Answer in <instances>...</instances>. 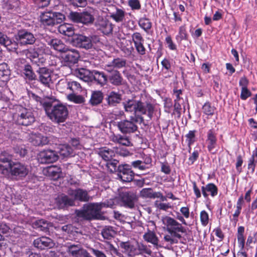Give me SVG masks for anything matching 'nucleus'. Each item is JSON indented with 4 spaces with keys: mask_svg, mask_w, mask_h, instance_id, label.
<instances>
[{
    "mask_svg": "<svg viewBox=\"0 0 257 257\" xmlns=\"http://www.w3.org/2000/svg\"><path fill=\"white\" fill-rule=\"evenodd\" d=\"M110 206L105 203H91L84 205L83 209L76 210V214L78 218L85 220L92 219H103V217L101 214L102 207Z\"/></svg>",
    "mask_w": 257,
    "mask_h": 257,
    "instance_id": "f257e3e1",
    "label": "nucleus"
},
{
    "mask_svg": "<svg viewBox=\"0 0 257 257\" xmlns=\"http://www.w3.org/2000/svg\"><path fill=\"white\" fill-rule=\"evenodd\" d=\"M43 106L49 118L53 122L61 123L65 121L68 115L67 107L62 104L52 105L50 102H45Z\"/></svg>",
    "mask_w": 257,
    "mask_h": 257,
    "instance_id": "f03ea898",
    "label": "nucleus"
},
{
    "mask_svg": "<svg viewBox=\"0 0 257 257\" xmlns=\"http://www.w3.org/2000/svg\"><path fill=\"white\" fill-rule=\"evenodd\" d=\"M15 112L13 115V120L19 125L28 126L35 121L33 112L22 105H16L14 106Z\"/></svg>",
    "mask_w": 257,
    "mask_h": 257,
    "instance_id": "7ed1b4c3",
    "label": "nucleus"
},
{
    "mask_svg": "<svg viewBox=\"0 0 257 257\" xmlns=\"http://www.w3.org/2000/svg\"><path fill=\"white\" fill-rule=\"evenodd\" d=\"M99 41V38L96 35L87 37L83 35H75L72 39L73 43L75 46L86 50L91 49L93 46V43H96Z\"/></svg>",
    "mask_w": 257,
    "mask_h": 257,
    "instance_id": "20e7f679",
    "label": "nucleus"
},
{
    "mask_svg": "<svg viewBox=\"0 0 257 257\" xmlns=\"http://www.w3.org/2000/svg\"><path fill=\"white\" fill-rule=\"evenodd\" d=\"M69 18L74 22L82 23L86 25L92 24L94 21L93 16L88 12H71L69 14Z\"/></svg>",
    "mask_w": 257,
    "mask_h": 257,
    "instance_id": "39448f33",
    "label": "nucleus"
},
{
    "mask_svg": "<svg viewBox=\"0 0 257 257\" xmlns=\"http://www.w3.org/2000/svg\"><path fill=\"white\" fill-rule=\"evenodd\" d=\"M138 121L136 117H131L130 120L124 119L117 122L119 130L123 134H130L135 132L138 126L136 123Z\"/></svg>",
    "mask_w": 257,
    "mask_h": 257,
    "instance_id": "423d86ee",
    "label": "nucleus"
},
{
    "mask_svg": "<svg viewBox=\"0 0 257 257\" xmlns=\"http://www.w3.org/2000/svg\"><path fill=\"white\" fill-rule=\"evenodd\" d=\"M12 159V156L6 152L0 155V173L4 176H9V170L14 162Z\"/></svg>",
    "mask_w": 257,
    "mask_h": 257,
    "instance_id": "0eeeda50",
    "label": "nucleus"
},
{
    "mask_svg": "<svg viewBox=\"0 0 257 257\" xmlns=\"http://www.w3.org/2000/svg\"><path fill=\"white\" fill-rule=\"evenodd\" d=\"M58 159L57 153L52 150H45L38 155V160L41 164L52 163Z\"/></svg>",
    "mask_w": 257,
    "mask_h": 257,
    "instance_id": "6e6552de",
    "label": "nucleus"
},
{
    "mask_svg": "<svg viewBox=\"0 0 257 257\" xmlns=\"http://www.w3.org/2000/svg\"><path fill=\"white\" fill-rule=\"evenodd\" d=\"M9 170V176L11 174L20 177H25L29 173V168L25 164L19 162H14Z\"/></svg>",
    "mask_w": 257,
    "mask_h": 257,
    "instance_id": "1a4fd4ad",
    "label": "nucleus"
},
{
    "mask_svg": "<svg viewBox=\"0 0 257 257\" xmlns=\"http://www.w3.org/2000/svg\"><path fill=\"white\" fill-rule=\"evenodd\" d=\"M117 171L118 172V176L122 181L130 182L133 180L135 174L128 165H119Z\"/></svg>",
    "mask_w": 257,
    "mask_h": 257,
    "instance_id": "9d476101",
    "label": "nucleus"
},
{
    "mask_svg": "<svg viewBox=\"0 0 257 257\" xmlns=\"http://www.w3.org/2000/svg\"><path fill=\"white\" fill-rule=\"evenodd\" d=\"M162 221L163 224L167 226V230L168 232H173L174 230L181 232L185 231V229L182 225L171 217L167 216L162 217Z\"/></svg>",
    "mask_w": 257,
    "mask_h": 257,
    "instance_id": "9b49d317",
    "label": "nucleus"
},
{
    "mask_svg": "<svg viewBox=\"0 0 257 257\" xmlns=\"http://www.w3.org/2000/svg\"><path fill=\"white\" fill-rule=\"evenodd\" d=\"M63 60L68 64L76 63L80 57L78 51L74 49H69L67 47V50L63 51L62 55Z\"/></svg>",
    "mask_w": 257,
    "mask_h": 257,
    "instance_id": "f8f14e48",
    "label": "nucleus"
},
{
    "mask_svg": "<svg viewBox=\"0 0 257 257\" xmlns=\"http://www.w3.org/2000/svg\"><path fill=\"white\" fill-rule=\"evenodd\" d=\"M136 198V196L133 193L122 189L119 192V199L125 206L131 208L134 207Z\"/></svg>",
    "mask_w": 257,
    "mask_h": 257,
    "instance_id": "ddd939ff",
    "label": "nucleus"
},
{
    "mask_svg": "<svg viewBox=\"0 0 257 257\" xmlns=\"http://www.w3.org/2000/svg\"><path fill=\"white\" fill-rule=\"evenodd\" d=\"M17 40L21 45H26L33 44L36 39L32 33L23 30L19 32Z\"/></svg>",
    "mask_w": 257,
    "mask_h": 257,
    "instance_id": "4468645a",
    "label": "nucleus"
},
{
    "mask_svg": "<svg viewBox=\"0 0 257 257\" xmlns=\"http://www.w3.org/2000/svg\"><path fill=\"white\" fill-rule=\"evenodd\" d=\"M95 26L104 34L108 35L112 32V24L106 19L100 18L96 21Z\"/></svg>",
    "mask_w": 257,
    "mask_h": 257,
    "instance_id": "2eb2a0df",
    "label": "nucleus"
},
{
    "mask_svg": "<svg viewBox=\"0 0 257 257\" xmlns=\"http://www.w3.org/2000/svg\"><path fill=\"white\" fill-rule=\"evenodd\" d=\"M68 194L69 196L73 197V199L78 200L82 202H86L89 201L90 197L88 192L82 189H77L75 190L70 189L68 191Z\"/></svg>",
    "mask_w": 257,
    "mask_h": 257,
    "instance_id": "dca6fc26",
    "label": "nucleus"
},
{
    "mask_svg": "<svg viewBox=\"0 0 257 257\" xmlns=\"http://www.w3.org/2000/svg\"><path fill=\"white\" fill-rule=\"evenodd\" d=\"M154 110V108L152 104L138 101L137 112L146 114L148 118L151 119L153 116Z\"/></svg>",
    "mask_w": 257,
    "mask_h": 257,
    "instance_id": "f3484780",
    "label": "nucleus"
},
{
    "mask_svg": "<svg viewBox=\"0 0 257 257\" xmlns=\"http://www.w3.org/2000/svg\"><path fill=\"white\" fill-rule=\"evenodd\" d=\"M39 81L46 86L49 87L52 83L51 75L50 71L45 67L40 68L37 71Z\"/></svg>",
    "mask_w": 257,
    "mask_h": 257,
    "instance_id": "a211bd4d",
    "label": "nucleus"
},
{
    "mask_svg": "<svg viewBox=\"0 0 257 257\" xmlns=\"http://www.w3.org/2000/svg\"><path fill=\"white\" fill-rule=\"evenodd\" d=\"M56 206L59 208H63L74 205V200L68 196L62 194L55 199Z\"/></svg>",
    "mask_w": 257,
    "mask_h": 257,
    "instance_id": "6ab92c4d",
    "label": "nucleus"
},
{
    "mask_svg": "<svg viewBox=\"0 0 257 257\" xmlns=\"http://www.w3.org/2000/svg\"><path fill=\"white\" fill-rule=\"evenodd\" d=\"M28 140L30 143L36 146H43L48 143L47 137L39 133H31Z\"/></svg>",
    "mask_w": 257,
    "mask_h": 257,
    "instance_id": "aec40b11",
    "label": "nucleus"
},
{
    "mask_svg": "<svg viewBox=\"0 0 257 257\" xmlns=\"http://www.w3.org/2000/svg\"><path fill=\"white\" fill-rule=\"evenodd\" d=\"M26 55L32 63L39 66L42 65L46 60L45 58L40 56L36 49H30L27 51Z\"/></svg>",
    "mask_w": 257,
    "mask_h": 257,
    "instance_id": "412c9836",
    "label": "nucleus"
},
{
    "mask_svg": "<svg viewBox=\"0 0 257 257\" xmlns=\"http://www.w3.org/2000/svg\"><path fill=\"white\" fill-rule=\"evenodd\" d=\"M126 64V60L117 57L106 64L105 65V69L106 71H109L114 69H120L124 67Z\"/></svg>",
    "mask_w": 257,
    "mask_h": 257,
    "instance_id": "4be33fe9",
    "label": "nucleus"
},
{
    "mask_svg": "<svg viewBox=\"0 0 257 257\" xmlns=\"http://www.w3.org/2000/svg\"><path fill=\"white\" fill-rule=\"evenodd\" d=\"M109 74L107 77V80L112 85L119 86L122 84L123 78L121 74L116 70L108 71Z\"/></svg>",
    "mask_w": 257,
    "mask_h": 257,
    "instance_id": "5701e85b",
    "label": "nucleus"
},
{
    "mask_svg": "<svg viewBox=\"0 0 257 257\" xmlns=\"http://www.w3.org/2000/svg\"><path fill=\"white\" fill-rule=\"evenodd\" d=\"M206 144L208 151L211 153L214 154V151L217 144V138L213 130H209L207 134Z\"/></svg>",
    "mask_w": 257,
    "mask_h": 257,
    "instance_id": "b1692460",
    "label": "nucleus"
},
{
    "mask_svg": "<svg viewBox=\"0 0 257 257\" xmlns=\"http://www.w3.org/2000/svg\"><path fill=\"white\" fill-rule=\"evenodd\" d=\"M54 244L51 239L44 236L38 238L34 241V246L41 249H43L45 247H52Z\"/></svg>",
    "mask_w": 257,
    "mask_h": 257,
    "instance_id": "393cba45",
    "label": "nucleus"
},
{
    "mask_svg": "<svg viewBox=\"0 0 257 257\" xmlns=\"http://www.w3.org/2000/svg\"><path fill=\"white\" fill-rule=\"evenodd\" d=\"M143 238L147 242L152 243L155 248H158L159 240L154 231L149 230L143 235Z\"/></svg>",
    "mask_w": 257,
    "mask_h": 257,
    "instance_id": "a878e982",
    "label": "nucleus"
},
{
    "mask_svg": "<svg viewBox=\"0 0 257 257\" xmlns=\"http://www.w3.org/2000/svg\"><path fill=\"white\" fill-rule=\"evenodd\" d=\"M111 140L115 143H117L122 146L127 147L133 146L128 137L120 134L112 135L111 136Z\"/></svg>",
    "mask_w": 257,
    "mask_h": 257,
    "instance_id": "bb28decb",
    "label": "nucleus"
},
{
    "mask_svg": "<svg viewBox=\"0 0 257 257\" xmlns=\"http://www.w3.org/2000/svg\"><path fill=\"white\" fill-rule=\"evenodd\" d=\"M201 190L205 198H207L208 196L207 192H209L212 197L216 196L218 193L217 187L213 183H209L205 186H202Z\"/></svg>",
    "mask_w": 257,
    "mask_h": 257,
    "instance_id": "cd10ccee",
    "label": "nucleus"
},
{
    "mask_svg": "<svg viewBox=\"0 0 257 257\" xmlns=\"http://www.w3.org/2000/svg\"><path fill=\"white\" fill-rule=\"evenodd\" d=\"M48 44L50 45L56 51L63 53L67 50V46L60 40L57 39H51L47 42Z\"/></svg>",
    "mask_w": 257,
    "mask_h": 257,
    "instance_id": "c85d7f7f",
    "label": "nucleus"
},
{
    "mask_svg": "<svg viewBox=\"0 0 257 257\" xmlns=\"http://www.w3.org/2000/svg\"><path fill=\"white\" fill-rule=\"evenodd\" d=\"M46 174L53 179L58 178L60 176L61 169L57 166H51L45 170Z\"/></svg>",
    "mask_w": 257,
    "mask_h": 257,
    "instance_id": "c756f323",
    "label": "nucleus"
},
{
    "mask_svg": "<svg viewBox=\"0 0 257 257\" xmlns=\"http://www.w3.org/2000/svg\"><path fill=\"white\" fill-rule=\"evenodd\" d=\"M121 100V95L120 94L111 91L107 95V100L109 105L115 106L119 103Z\"/></svg>",
    "mask_w": 257,
    "mask_h": 257,
    "instance_id": "7c9ffc66",
    "label": "nucleus"
},
{
    "mask_svg": "<svg viewBox=\"0 0 257 257\" xmlns=\"http://www.w3.org/2000/svg\"><path fill=\"white\" fill-rule=\"evenodd\" d=\"M75 74L77 77L84 81H88L90 80L92 75V74L89 70L84 68H80L75 70Z\"/></svg>",
    "mask_w": 257,
    "mask_h": 257,
    "instance_id": "2f4dec72",
    "label": "nucleus"
},
{
    "mask_svg": "<svg viewBox=\"0 0 257 257\" xmlns=\"http://www.w3.org/2000/svg\"><path fill=\"white\" fill-rule=\"evenodd\" d=\"M11 72L6 63L0 64V81L5 83L9 79Z\"/></svg>",
    "mask_w": 257,
    "mask_h": 257,
    "instance_id": "473e14b6",
    "label": "nucleus"
},
{
    "mask_svg": "<svg viewBox=\"0 0 257 257\" xmlns=\"http://www.w3.org/2000/svg\"><path fill=\"white\" fill-rule=\"evenodd\" d=\"M61 84H66L67 88L72 91L73 93H78L81 91V86L80 84L75 81H65L59 82V85Z\"/></svg>",
    "mask_w": 257,
    "mask_h": 257,
    "instance_id": "72a5a7b5",
    "label": "nucleus"
},
{
    "mask_svg": "<svg viewBox=\"0 0 257 257\" xmlns=\"http://www.w3.org/2000/svg\"><path fill=\"white\" fill-rule=\"evenodd\" d=\"M58 31L60 33L68 37L72 36L74 34L73 27L69 24H64L60 25L58 27Z\"/></svg>",
    "mask_w": 257,
    "mask_h": 257,
    "instance_id": "f704fd0d",
    "label": "nucleus"
},
{
    "mask_svg": "<svg viewBox=\"0 0 257 257\" xmlns=\"http://www.w3.org/2000/svg\"><path fill=\"white\" fill-rule=\"evenodd\" d=\"M98 154L106 161H110L115 155L114 152L112 150L106 148L100 149Z\"/></svg>",
    "mask_w": 257,
    "mask_h": 257,
    "instance_id": "c9c22d12",
    "label": "nucleus"
},
{
    "mask_svg": "<svg viewBox=\"0 0 257 257\" xmlns=\"http://www.w3.org/2000/svg\"><path fill=\"white\" fill-rule=\"evenodd\" d=\"M52 12H48L42 14L40 17L41 21L44 25L53 26Z\"/></svg>",
    "mask_w": 257,
    "mask_h": 257,
    "instance_id": "e433bc0d",
    "label": "nucleus"
},
{
    "mask_svg": "<svg viewBox=\"0 0 257 257\" xmlns=\"http://www.w3.org/2000/svg\"><path fill=\"white\" fill-rule=\"evenodd\" d=\"M110 17L117 23L122 22L124 20L125 12L122 10L116 9L115 12L110 14Z\"/></svg>",
    "mask_w": 257,
    "mask_h": 257,
    "instance_id": "4c0bfd02",
    "label": "nucleus"
},
{
    "mask_svg": "<svg viewBox=\"0 0 257 257\" xmlns=\"http://www.w3.org/2000/svg\"><path fill=\"white\" fill-rule=\"evenodd\" d=\"M138 101L128 100L123 103L125 110L127 112L135 111L137 112Z\"/></svg>",
    "mask_w": 257,
    "mask_h": 257,
    "instance_id": "58836bf2",
    "label": "nucleus"
},
{
    "mask_svg": "<svg viewBox=\"0 0 257 257\" xmlns=\"http://www.w3.org/2000/svg\"><path fill=\"white\" fill-rule=\"evenodd\" d=\"M59 153L60 156L63 157H68L73 156V150L68 145H60L59 148Z\"/></svg>",
    "mask_w": 257,
    "mask_h": 257,
    "instance_id": "ea45409f",
    "label": "nucleus"
},
{
    "mask_svg": "<svg viewBox=\"0 0 257 257\" xmlns=\"http://www.w3.org/2000/svg\"><path fill=\"white\" fill-rule=\"evenodd\" d=\"M102 93L100 91H94L91 94L90 102L92 105H95L100 103L102 101Z\"/></svg>",
    "mask_w": 257,
    "mask_h": 257,
    "instance_id": "a19ab883",
    "label": "nucleus"
},
{
    "mask_svg": "<svg viewBox=\"0 0 257 257\" xmlns=\"http://www.w3.org/2000/svg\"><path fill=\"white\" fill-rule=\"evenodd\" d=\"M19 2L17 0H4L3 7L4 9L7 10L16 9L19 6Z\"/></svg>",
    "mask_w": 257,
    "mask_h": 257,
    "instance_id": "79ce46f5",
    "label": "nucleus"
},
{
    "mask_svg": "<svg viewBox=\"0 0 257 257\" xmlns=\"http://www.w3.org/2000/svg\"><path fill=\"white\" fill-rule=\"evenodd\" d=\"M93 77L94 79L101 85L105 84L107 80V76H106L103 73H101L97 71H94L93 72Z\"/></svg>",
    "mask_w": 257,
    "mask_h": 257,
    "instance_id": "37998d69",
    "label": "nucleus"
},
{
    "mask_svg": "<svg viewBox=\"0 0 257 257\" xmlns=\"http://www.w3.org/2000/svg\"><path fill=\"white\" fill-rule=\"evenodd\" d=\"M257 163V148H255L252 153L251 158L249 159L248 169L253 173L254 171L255 164Z\"/></svg>",
    "mask_w": 257,
    "mask_h": 257,
    "instance_id": "c03bdc74",
    "label": "nucleus"
},
{
    "mask_svg": "<svg viewBox=\"0 0 257 257\" xmlns=\"http://www.w3.org/2000/svg\"><path fill=\"white\" fill-rule=\"evenodd\" d=\"M156 192H154L152 188H143L140 191V196L143 198L155 199Z\"/></svg>",
    "mask_w": 257,
    "mask_h": 257,
    "instance_id": "a18cd8bd",
    "label": "nucleus"
},
{
    "mask_svg": "<svg viewBox=\"0 0 257 257\" xmlns=\"http://www.w3.org/2000/svg\"><path fill=\"white\" fill-rule=\"evenodd\" d=\"M115 232L111 226H106L101 231L103 237L106 239H110L113 237Z\"/></svg>",
    "mask_w": 257,
    "mask_h": 257,
    "instance_id": "49530a36",
    "label": "nucleus"
},
{
    "mask_svg": "<svg viewBox=\"0 0 257 257\" xmlns=\"http://www.w3.org/2000/svg\"><path fill=\"white\" fill-rule=\"evenodd\" d=\"M216 111V108L208 102H206L202 106V111L206 115H213Z\"/></svg>",
    "mask_w": 257,
    "mask_h": 257,
    "instance_id": "de8ad7c7",
    "label": "nucleus"
},
{
    "mask_svg": "<svg viewBox=\"0 0 257 257\" xmlns=\"http://www.w3.org/2000/svg\"><path fill=\"white\" fill-rule=\"evenodd\" d=\"M23 73L26 77L29 80H34L36 77V75L34 72L33 71L32 67L30 65H27L23 70Z\"/></svg>",
    "mask_w": 257,
    "mask_h": 257,
    "instance_id": "09e8293b",
    "label": "nucleus"
},
{
    "mask_svg": "<svg viewBox=\"0 0 257 257\" xmlns=\"http://www.w3.org/2000/svg\"><path fill=\"white\" fill-rule=\"evenodd\" d=\"M195 131H190L185 136L186 138V142L189 147V151L190 152L191 145H192L196 141L195 138Z\"/></svg>",
    "mask_w": 257,
    "mask_h": 257,
    "instance_id": "8fccbe9b",
    "label": "nucleus"
},
{
    "mask_svg": "<svg viewBox=\"0 0 257 257\" xmlns=\"http://www.w3.org/2000/svg\"><path fill=\"white\" fill-rule=\"evenodd\" d=\"M36 50L38 52H39V55L40 57H43V55H45L46 56H48L51 54V50L47 47L44 44H41L38 46V47L36 48Z\"/></svg>",
    "mask_w": 257,
    "mask_h": 257,
    "instance_id": "3c124183",
    "label": "nucleus"
},
{
    "mask_svg": "<svg viewBox=\"0 0 257 257\" xmlns=\"http://www.w3.org/2000/svg\"><path fill=\"white\" fill-rule=\"evenodd\" d=\"M138 248L141 254H143L145 256L146 255L150 256L152 255V251L147 245L143 243H138Z\"/></svg>",
    "mask_w": 257,
    "mask_h": 257,
    "instance_id": "603ef678",
    "label": "nucleus"
},
{
    "mask_svg": "<svg viewBox=\"0 0 257 257\" xmlns=\"http://www.w3.org/2000/svg\"><path fill=\"white\" fill-rule=\"evenodd\" d=\"M139 25L140 27L143 29L145 31L150 29L152 27V24L148 19L143 18L139 22Z\"/></svg>",
    "mask_w": 257,
    "mask_h": 257,
    "instance_id": "864d4df0",
    "label": "nucleus"
},
{
    "mask_svg": "<svg viewBox=\"0 0 257 257\" xmlns=\"http://www.w3.org/2000/svg\"><path fill=\"white\" fill-rule=\"evenodd\" d=\"M67 98L69 100L76 103H82L84 102V99L82 96L76 95L75 93L68 95Z\"/></svg>",
    "mask_w": 257,
    "mask_h": 257,
    "instance_id": "5fc2aeb1",
    "label": "nucleus"
},
{
    "mask_svg": "<svg viewBox=\"0 0 257 257\" xmlns=\"http://www.w3.org/2000/svg\"><path fill=\"white\" fill-rule=\"evenodd\" d=\"M118 162L116 160L107 161L106 167L110 172H114L117 170Z\"/></svg>",
    "mask_w": 257,
    "mask_h": 257,
    "instance_id": "6e6d98bb",
    "label": "nucleus"
},
{
    "mask_svg": "<svg viewBox=\"0 0 257 257\" xmlns=\"http://www.w3.org/2000/svg\"><path fill=\"white\" fill-rule=\"evenodd\" d=\"M28 64L26 63V61L24 59H18L16 60L15 63V68L18 70L22 72L24 68Z\"/></svg>",
    "mask_w": 257,
    "mask_h": 257,
    "instance_id": "4d7b16f0",
    "label": "nucleus"
},
{
    "mask_svg": "<svg viewBox=\"0 0 257 257\" xmlns=\"http://www.w3.org/2000/svg\"><path fill=\"white\" fill-rule=\"evenodd\" d=\"M52 15L54 25L61 23L65 19V16L60 13L52 12Z\"/></svg>",
    "mask_w": 257,
    "mask_h": 257,
    "instance_id": "13d9d810",
    "label": "nucleus"
},
{
    "mask_svg": "<svg viewBox=\"0 0 257 257\" xmlns=\"http://www.w3.org/2000/svg\"><path fill=\"white\" fill-rule=\"evenodd\" d=\"M187 32L185 25L181 26L179 29V34L177 36V39L182 40L187 39Z\"/></svg>",
    "mask_w": 257,
    "mask_h": 257,
    "instance_id": "bf43d9fd",
    "label": "nucleus"
},
{
    "mask_svg": "<svg viewBox=\"0 0 257 257\" xmlns=\"http://www.w3.org/2000/svg\"><path fill=\"white\" fill-rule=\"evenodd\" d=\"M132 167L135 169H138L141 171H144L148 168V167H144L142 161L137 160L131 163Z\"/></svg>",
    "mask_w": 257,
    "mask_h": 257,
    "instance_id": "052dcab7",
    "label": "nucleus"
},
{
    "mask_svg": "<svg viewBox=\"0 0 257 257\" xmlns=\"http://www.w3.org/2000/svg\"><path fill=\"white\" fill-rule=\"evenodd\" d=\"M200 220L202 225L206 226L209 221L208 214L205 210L200 212Z\"/></svg>",
    "mask_w": 257,
    "mask_h": 257,
    "instance_id": "680f3d73",
    "label": "nucleus"
},
{
    "mask_svg": "<svg viewBox=\"0 0 257 257\" xmlns=\"http://www.w3.org/2000/svg\"><path fill=\"white\" fill-rule=\"evenodd\" d=\"M144 42H140L134 44L138 53L142 55L146 53V49L144 46Z\"/></svg>",
    "mask_w": 257,
    "mask_h": 257,
    "instance_id": "e2e57ef3",
    "label": "nucleus"
},
{
    "mask_svg": "<svg viewBox=\"0 0 257 257\" xmlns=\"http://www.w3.org/2000/svg\"><path fill=\"white\" fill-rule=\"evenodd\" d=\"M155 206L157 209L164 211H166L171 208V206L169 203H160L158 201L155 202Z\"/></svg>",
    "mask_w": 257,
    "mask_h": 257,
    "instance_id": "0e129e2a",
    "label": "nucleus"
},
{
    "mask_svg": "<svg viewBox=\"0 0 257 257\" xmlns=\"http://www.w3.org/2000/svg\"><path fill=\"white\" fill-rule=\"evenodd\" d=\"M35 227L40 228L41 230H44L47 227V223L46 221L40 219L36 220L34 223Z\"/></svg>",
    "mask_w": 257,
    "mask_h": 257,
    "instance_id": "69168bd1",
    "label": "nucleus"
},
{
    "mask_svg": "<svg viewBox=\"0 0 257 257\" xmlns=\"http://www.w3.org/2000/svg\"><path fill=\"white\" fill-rule=\"evenodd\" d=\"M132 38L134 44L140 42H144V39L142 35L139 32H135L133 34Z\"/></svg>",
    "mask_w": 257,
    "mask_h": 257,
    "instance_id": "338daca9",
    "label": "nucleus"
},
{
    "mask_svg": "<svg viewBox=\"0 0 257 257\" xmlns=\"http://www.w3.org/2000/svg\"><path fill=\"white\" fill-rule=\"evenodd\" d=\"M128 4L132 10H139L141 8V5L139 0H129Z\"/></svg>",
    "mask_w": 257,
    "mask_h": 257,
    "instance_id": "774afa93",
    "label": "nucleus"
}]
</instances>
